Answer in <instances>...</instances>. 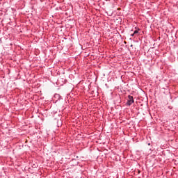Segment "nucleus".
<instances>
[{
    "label": "nucleus",
    "mask_w": 178,
    "mask_h": 178,
    "mask_svg": "<svg viewBox=\"0 0 178 178\" xmlns=\"http://www.w3.org/2000/svg\"><path fill=\"white\" fill-rule=\"evenodd\" d=\"M133 102H134V99H133V96H128V101L127 102V104L129 105V106H130V105H131V104H133Z\"/></svg>",
    "instance_id": "f257e3e1"
},
{
    "label": "nucleus",
    "mask_w": 178,
    "mask_h": 178,
    "mask_svg": "<svg viewBox=\"0 0 178 178\" xmlns=\"http://www.w3.org/2000/svg\"><path fill=\"white\" fill-rule=\"evenodd\" d=\"M138 31L136 30V31H134V33L131 34V36L133 37V36H134V34H138Z\"/></svg>",
    "instance_id": "f03ea898"
}]
</instances>
